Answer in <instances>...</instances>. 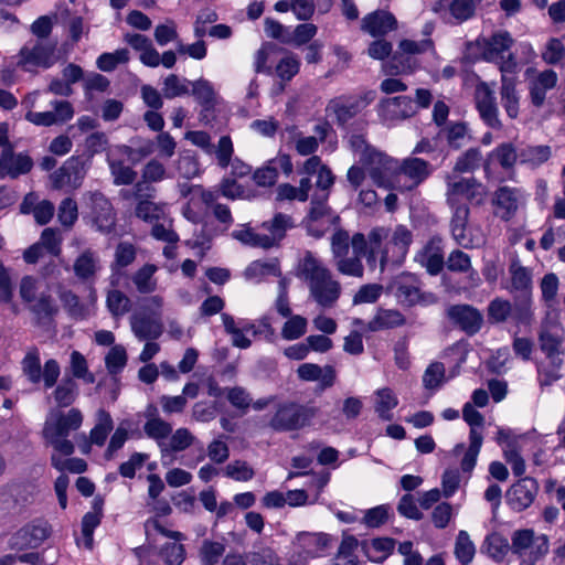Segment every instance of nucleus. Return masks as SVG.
Masks as SVG:
<instances>
[{
    "mask_svg": "<svg viewBox=\"0 0 565 565\" xmlns=\"http://www.w3.org/2000/svg\"><path fill=\"white\" fill-rule=\"evenodd\" d=\"M83 419V414L78 408L52 413L46 418L42 429L44 445L52 447L53 450L64 457L72 456L75 451V445L68 439V436L81 428Z\"/></svg>",
    "mask_w": 565,
    "mask_h": 565,
    "instance_id": "nucleus-1",
    "label": "nucleus"
},
{
    "mask_svg": "<svg viewBox=\"0 0 565 565\" xmlns=\"http://www.w3.org/2000/svg\"><path fill=\"white\" fill-rule=\"evenodd\" d=\"M300 273L313 300L323 308H332L341 295V285L332 278L330 270L308 253L300 265Z\"/></svg>",
    "mask_w": 565,
    "mask_h": 565,
    "instance_id": "nucleus-2",
    "label": "nucleus"
},
{
    "mask_svg": "<svg viewBox=\"0 0 565 565\" xmlns=\"http://www.w3.org/2000/svg\"><path fill=\"white\" fill-rule=\"evenodd\" d=\"M318 408L296 402H281L269 419L268 426L279 433L300 430L308 426L317 416Z\"/></svg>",
    "mask_w": 565,
    "mask_h": 565,
    "instance_id": "nucleus-3",
    "label": "nucleus"
},
{
    "mask_svg": "<svg viewBox=\"0 0 565 565\" xmlns=\"http://www.w3.org/2000/svg\"><path fill=\"white\" fill-rule=\"evenodd\" d=\"M56 43L44 39H30L20 49L17 65L25 72H36L38 68L52 67L57 56Z\"/></svg>",
    "mask_w": 565,
    "mask_h": 565,
    "instance_id": "nucleus-4",
    "label": "nucleus"
},
{
    "mask_svg": "<svg viewBox=\"0 0 565 565\" xmlns=\"http://www.w3.org/2000/svg\"><path fill=\"white\" fill-rule=\"evenodd\" d=\"M487 191L484 185L476 178H465L455 173L446 177V203L481 205L484 202Z\"/></svg>",
    "mask_w": 565,
    "mask_h": 565,
    "instance_id": "nucleus-5",
    "label": "nucleus"
},
{
    "mask_svg": "<svg viewBox=\"0 0 565 565\" xmlns=\"http://www.w3.org/2000/svg\"><path fill=\"white\" fill-rule=\"evenodd\" d=\"M328 193L315 194L310 203V210L305 218L306 228L310 236L322 237L332 225L340 222L332 209L328 205Z\"/></svg>",
    "mask_w": 565,
    "mask_h": 565,
    "instance_id": "nucleus-6",
    "label": "nucleus"
},
{
    "mask_svg": "<svg viewBox=\"0 0 565 565\" xmlns=\"http://www.w3.org/2000/svg\"><path fill=\"white\" fill-rule=\"evenodd\" d=\"M369 166V175L379 188L397 190L399 161L382 152H373L364 162Z\"/></svg>",
    "mask_w": 565,
    "mask_h": 565,
    "instance_id": "nucleus-7",
    "label": "nucleus"
},
{
    "mask_svg": "<svg viewBox=\"0 0 565 565\" xmlns=\"http://www.w3.org/2000/svg\"><path fill=\"white\" fill-rule=\"evenodd\" d=\"M527 194L522 188L502 185L493 194L494 214L504 222L511 221L526 203Z\"/></svg>",
    "mask_w": 565,
    "mask_h": 565,
    "instance_id": "nucleus-8",
    "label": "nucleus"
},
{
    "mask_svg": "<svg viewBox=\"0 0 565 565\" xmlns=\"http://www.w3.org/2000/svg\"><path fill=\"white\" fill-rule=\"evenodd\" d=\"M430 40L415 42L412 40H403L399 42L398 51H396L391 61L385 65L386 73L390 75H398L413 71L415 60L411 55L420 54L431 46Z\"/></svg>",
    "mask_w": 565,
    "mask_h": 565,
    "instance_id": "nucleus-9",
    "label": "nucleus"
},
{
    "mask_svg": "<svg viewBox=\"0 0 565 565\" xmlns=\"http://www.w3.org/2000/svg\"><path fill=\"white\" fill-rule=\"evenodd\" d=\"M85 175V161L79 156H73L50 175V180L55 190L65 186L77 189L82 185Z\"/></svg>",
    "mask_w": 565,
    "mask_h": 565,
    "instance_id": "nucleus-10",
    "label": "nucleus"
},
{
    "mask_svg": "<svg viewBox=\"0 0 565 565\" xmlns=\"http://www.w3.org/2000/svg\"><path fill=\"white\" fill-rule=\"evenodd\" d=\"M51 534V527L47 521L34 520L18 532L10 539V546L14 550L36 548L39 547Z\"/></svg>",
    "mask_w": 565,
    "mask_h": 565,
    "instance_id": "nucleus-11",
    "label": "nucleus"
},
{
    "mask_svg": "<svg viewBox=\"0 0 565 565\" xmlns=\"http://www.w3.org/2000/svg\"><path fill=\"white\" fill-rule=\"evenodd\" d=\"M89 217L96 230L103 234L113 232L116 224V213L111 202L102 193L89 194Z\"/></svg>",
    "mask_w": 565,
    "mask_h": 565,
    "instance_id": "nucleus-12",
    "label": "nucleus"
},
{
    "mask_svg": "<svg viewBox=\"0 0 565 565\" xmlns=\"http://www.w3.org/2000/svg\"><path fill=\"white\" fill-rule=\"evenodd\" d=\"M369 104L370 100L365 96L342 95L331 99L327 110L334 114L338 126L348 128L350 120L355 118Z\"/></svg>",
    "mask_w": 565,
    "mask_h": 565,
    "instance_id": "nucleus-13",
    "label": "nucleus"
},
{
    "mask_svg": "<svg viewBox=\"0 0 565 565\" xmlns=\"http://www.w3.org/2000/svg\"><path fill=\"white\" fill-rule=\"evenodd\" d=\"M416 114L417 107L409 96L385 98L379 105V116L386 124L402 121Z\"/></svg>",
    "mask_w": 565,
    "mask_h": 565,
    "instance_id": "nucleus-14",
    "label": "nucleus"
},
{
    "mask_svg": "<svg viewBox=\"0 0 565 565\" xmlns=\"http://www.w3.org/2000/svg\"><path fill=\"white\" fill-rule=\"evenodd\" d=\"M475 103L477 110L483 122L492 129H501L502 124L499 119V109L494 92L487 83H480L475 90Z\"/></svg>",
    "mask_w": 565,
    "mask_h": 565,
    "instance_id": "nucleus-15",
    "label": "nucleus"
},
{
    "mask_svg": "<svg viewBox=\"0 0 565 565\" xmlns=\"http://www.w3.org/2000/svg\"><path fill=\"white\" fill-rule=\"evenodd\" d=\"M430 174L429 163L419 158H407L399 162L398 191H411Z\"/></svg>",
    "mask_w": 565,
    "mask_h": 565,
    "instance_id": "nucleus-16",
    "label": "nucleus"
},
{
    "mask_svg": "<svg viewBox=\"0 0 565 565\" xmlns=\"http://www.w3.org/2000/svg\"><path fill=\"white\" fill-rule=\"evenodd\" d=\"M539 492V483L532 477H524L513 483L507 491V501L512 510L522 512L535 500Z\"/></svg>",
    "mask_w": 565,
    "mask_h": 565,
    "instance_id": "nucleus-17",
    "label": "nucleus"
},
{
    "mask_svg": "<svg viewBox=\"0 0 565 565\" xmlns=\"http://www.w3.org/2000/svg\"><path fill=\"white\" fill-rule=\"evenodd\" d=\"M449 320L469 335L480 331L483 323L482 313L470 305H454L447 310Z\"/></svg>",
    "mask_w": 565,
    "mask_h": 565,
    "instance_id": "nucleus-18",
    "label": "nucleus"
},
{
    "mask_svg": "<svg viewBox=\"0 0 565 565\" xmlns=\"http://www.w3.org/2000/svg\"><path fill=\"white\" fill-rule=\"evenodd\" d=\"M392 294L398 301L406 306H415L424 299L418 279L411 274H403L396 277L388 286Z\"/></svg>",
    "mask_w": 565,
    "mask_h": 565,
    "instance_id": "nucleus-19",
    "label": "nucleus"
},
{
    "mask_svg": "<svg viewBox=\"0 0 565 565\" xmlns=\"http://www.w3.org/2000/svg\"><path fill=\"white\" fill-rule=\"evenodd\" d=\"M54 108L53 111H31L29 110L25 115V119L36 126H52L62 124L70 120L74 110L70 102L67 100H54L52 102Z\"/></svg>",
    "mask_w": 565,
    "mask_h": 565,
    "instance_id": "nucleus-20",
    "label": "nucleus"
},
{
    "mask_svg": "<svg viewBox=\"0 0 565 565\" xmlns=\"http://www.w3.org/2000/svg\"><path fill=\"white\" fill-rule=\"evenodd\" d=\"M450 209L451 216L449 227L452 238L462 247H469L472 239L468 233V223L470 216V207L468 204H447Z\"/></svg>",
    "mask_w": 565,
    "mask_h": 565,
    "instance_id": "nucleus-21",
    "label": "nucleus"
},
{
    "mask_svg": "<svg viewBox=\"0 0 565 565\" xmlns=\"http://www.w3.org/2000/svg\"><path fill=\"white\" fill-rule=\"evenodd\" d=\"M33 167L32 159L23 153L14 154L13 147L2 149L0 156V179L9 175L17 179L20 174H25L31 171Z\"/></svg>",
    "mask_w": 565,
    "mask_h": 565,
    "instance_id": "nucleus-22",
    "label": "nucleus"
},
{
    "mask_svg": "<svg viewBox=\"0 0 565 565\" xmlns=\"http://www.w3.org/2000/svg\"><path fill=\"white\" fill-rule=\"evenodd\" d=\"M397 29L396 18L388 11L375 10L366 14L361 22V30L373 38L384 36Z\"/></svg>",
    "mask_w": 565,
    "mask_h": 565,
    "instance_id": "nucleus-23",
    "label": "nucleus"
},
{
    "mask_svg": "<svg viewBox=\"0 0 565 565\" xmlns=\"http://www.w3.org/2000/svg\"><path fill=\"white\" fill-rule=\"evenodd\" d=\"M557 74L553 70L537 73L529 81V95L533 106L541 108L546 98V93L557 84Z\"/></svg>",
    "mask_w": 565,
    "mask_h": 565,
    "instance_id": "nucleus-24",
    "label": "nucleus"
},
{
    "mask_svg": "<svg viewBox=\"0 0 565 565\" xmlns=\"http://www.w3.org/2000/svg\"><path fill=\"white\" fill-rule=\"evenodd\" d=\"M511 276L509 292L512 296H533L532 271L520 264L519 259H513L509 266Z\"/></svg>",
    "mask_w": 565,
    "mask_h": 565,
    "instance_id": "nucleus-25",
    "label": "nucleus"
},
{
    "mask_svg": "<svg viewBox=\"0 0 565 565\" xmlns=\"http://www.w3.org/2000/svg\"><path fill=\"white\" fill-rule=\"evenodd\" d=\"M440 244V238L433 237L415 257L426 268L427 273L433 276L438 275L445 264Z\"/></svg>",
    "mask_w": 565,
    "mask_h": 565,
    "instance_id": "nucleus-26",
    "label": "nucleus"
},
{
    "mask_svg": "<svg viewBox=\"0 0 565 565\" xmlns=\"http://www.w3.org/2000/svg\"><path fill=\"white\" fill-rule=\"evenodd\" d=\"M154 194L156 190L147 191L135 206V215L147 223L157 222L164 216L166 205L156 202Z\"/></svg>",
    "mask_w": 565,
    "mask_h": 565,
    "instance_id": "nucleus-27",
    "label": "nucleus"
},
{
    "mask_svg": "<svg viewBox=\"0 0 565 565\" xmlns=\"http://www.w3.org/2000/svg\"><path fill=\"white\" fill-rule=\"evenodd\" d=\"M519 152L520 145H514L512 142L500 143L491 151L489 159L484 162V171L487 172L489 169L490 159L495 160L505 171L513 170L515 163H520Z\"/></svg>",
    "mask_w": 565,
    "mask_h": 565,
    "instance_id": "nucleus-28",
    "label": "nucleus"
},
{
    "mask_svg": "<svg viewBox=\"0 0 565 565\" xmlns=\"http://www.w3.org/2000/svg\"><path fill=\"white\" fill-rule=\"evenodd\" d=\"M29 309L35 317V323L40 327H49L58 311L52 296L45 294H41L35 301L30 303Z\"/></svg>",
    "mask_w": 565,
    "mask_h": 565,
    "instance_id": "nucleus-29",
    "label": "nucleus"
},
{
    "mask_svg": "<svg viewBox=\"0 0 565 565\" xmlns=\"http://www.w3.org/2000/svg\"><path fill=\"white\" fill-rule=\"evenodd\" d=\"M130 323L132 332L139 340H153L162 333V326L145 313L134 315Z\"/></svg>",
    "mask_w": 565,
    "mask_h": 565,
    "instance_id": "nucleus-30",
    "label": "nucleus"
},
{
    "mask_svg": "<svg viewBox=\"0 0 565 565\" xmlns=\"http://www.w3.org/2000/svg\"><path fill=\"white\" fill-rule=\"evenodd\" d=\"M540 350L546 359H562L563 337L554 332L550 327L542 326L539 331Z\"/></svg>",
    "mask_w": 565,
    "mask_h": 565,
    "instance_id": "nucleus-31",
    "label": "nucleus"
},
{
    "mask_svg": "<svg viewBox=\"0 0 565 565\" xmlns=\"http://www.w3.org/2000/svg\"><path fill=\"white\" fill-rule=\"evenodd\" d=\"M405 322V317L398 310L380 309L374 318L367 322L365 329L371 332H376L404 326Z\"/></svg>",
    "mask_w": 565,
    "mask_h": 565,
    "instance_id": "nucleus-32",
    "label": "nucleus"
},
{
    "mask_svg": "<svg viewBox=\"0 0 565 565\" xmlns=\"http://www.w3.org/2000/svg\"><path fill=\"white\" fill-rule=\"evenodd\" d=\"M552 156V149L546 145H520V164L535 169L545 163Z\"/></svg>",
    "mask_w": 565,
    "mask_h": 565,
    "instance_id": "nucleus-33",
    "label": "nucleus"
},
{
    "mask_svg": "<svg viewBox=\"0 0 565 565\" xmlns=\"http://www.w3.org/2000/svg\"><path fill=\"white\" fill-rule=\"evenodd\" d=\"M501 103L507 111V115L514 119L519 115V100L520 96L515 88V78L508 75L501 77Z\"/></svg>",
    "mask_w": 565,
    "mask_h": 565,
    "instance_id": "nucleus-34",
    "label": "nucleus"
},
{
    "mask_svg": "<svg viewBox=\"0 0 565 565\" xmlns=\"http://www.w3.org/2000/svg\"><path fill=\"white\" fill-rule=\"evenodd\" d=\"M439 135L445 136L449 148L459 150L471 139L468 125L463 121H449L445 125Z\"/></svg>",
    "mask_w": 565,
    "mask_h": 565,
    "instance_id": "nucleus-35",
    "label": "nucleus"
},
{
    "mask_svg": "<svg viewBox=\"0 0 565 565\" xmlns=\"http://www.w3.org/2000/svg\"><path fill=\"white\" fill-rule=\"evenodd\" d=\"M396 541L390 537L373 539L371 543L363 542L362 550L366 557L375 563H382L394 551Z\"/></svg>",
    "mask_w": 565,
    "mask_h": 565,
    "instance_id": "nucleus-36",
    "label": "nucleus"
},
{
    "mask_svg": "<svg viewBox=\"0 0 565 565\" xmlns=\"http://www.w3.org/2000/svg\"><path fill=\"white\" fill-rule=\"evenodd\" d=\"M170 436V441L166 443L167 450L164 452H161V460L164 465L170 463V461L172 460L171 455L173 452H180L185 450L194 441V436L188 428H178Z\"/></svg>",
    "mask_w": 565,
    "mask_h": 565,
    "instance_id": "nucleus-37",
    "label": "nucleus"
},
{
    "mask_svg": "<svg viewBox=\"0 0 565 565\" xmlns=\"http://www.w3.org/2000/svg\"><path fill=\"white\" fill-rule=\"evenodd\" d=\"M513 39L507 31H500L486 41L483 56L487 61H493L501 57L502 54L510 50Z\"/></svg>",
    "mask_w": 565,
    "mask_h": 565,
    "instance_id": "nucleus-38",
    "label": "nucleus"
},
{
    "mask_svg": "<svg viewBox=\"0 0 565 565\" xmlns=\"http://www.w3.org/2000/svg\"><path fill=\"white\" fill-rule=\"evenodd\" d=\"M98 269L99 257L90 249L83 252L74 263V273L82 280L94 278Z\"/></svg>",
    "mask_w": 565,
    "mask_h": 565,
    "instance_id": "nucleus-39",
    "label": "nucleus"
},
{
    "mask_svg": "<svg viewBox=\"0 0 565 565\" xmlns=\"http://www.w3.org/2000/svg\"><path fill=\"white\" fill-rule=\"evenodd\" d=\"M511 319L516 324L530 326L534 319L533 296H513Z\"/></svg>",
    "mask_w": 565,
    "mask_h": 565,
    "instance_id": "nucleus-40",
    "label": "nucleus"
},
{
    "mask_svg": "<svg viewBox=\"0 0 565 565\" xmlns=\"http://www.w3.org/2000/svg\"><path fill=\"white\" fill-rule=\"evenodd\" d=\"M477 0H439L435 3V11L444 8H449L451 15L459 22L470 19L476 9Z\"/></svg>",
    "mask_w": 565,
    "mask_h": 565,
    "instance_id": "nucleus-41",
    "label": "nucleus"
},
{
    "mask_svg": "<svg viewBox=\"0 0 565 565\" xmlns=\"http://www.w3.org/2000/svg\"><path fill=\"white\" fill-rule=\"evenodd\" d=\"M143 431L148 438L157 441L160 452H164L166 439L172 434V425L162 418H152L143 425Z\"/></svg>",
    "mask_w": 565,
    "mask_h": 565,
    "instance_id": "nucleus-42",
    "label": "nucleus"
},
{
    "mask_svg": "<svg viewBox=\"0 0 565 565\" xmlns=\"http://www.w3.org/2000/svg\"><path fill=\"white\" fill-rule=\"evenodd\" d=\"M22 374L26 380L38 385L42 381V366L38 348H31L21 361Z\"/></svg>",
    "mask_w": 565,
    "mask_h": 565,
    "instance_id": "nucleus-43",
    "label": "nucleus"
},
{
    "mask_svg": "<svg viewBox=\"0 0 565 565\" xmlns=\"http://www.w3.org/2000/svg\"><path fill=\"white\" fill-rule=\"evenodd\" d=\"M388 228L386 227H374L367 234L369 250L381 253L380 269L384 271L385 266L392 263V258L388 255V250L383 248V242L388 238Z\"/></svg>",
    "mask_w": 565,
    "mask_h": 565,
    "instance_id": "nucleus-44",
    "label": "nucleus"
},
{
    "mask_svg": "<svg viewBox=\"0 0 565 565\" xmlns=\"http://www.w3.org/2000/svg\"><path fill=\"white\" fill-rule=\"evenodd\" d=\"M225 550L226 546L223 542L203 540L198 550L200 565H217L224 556Z\"/></svg>",
    "mask_w": 565,
    "mask_h": 565,
    "instance_id": "nucleus-45",
    "label": "nucleus"
},
{
    "mask_svg": "<svg viewBox=\"0 0 565 565\" xmlns=\"http://www.w3.org/2000/svg\"><path fill=\"white\" fill-rule=\"evenodd\" d=\"M413 243V233L405 225H397L390 238V244L395 248L396 258L392 263L402 262L408 253L409 246Z\"/></svg>",
    "mask_w": 565,
    "mask_h": 565,
    "instance_id": "nucleus-46",
    "label": "nucleus"
},
{
    "mask_svg": "<svg viewBox=\"0 0 565 565\" xmlns=\"http://www.w3.org/2000/svg\"><path fill=\"white\" fill-rule=\"evenodd\" d=\"M262 227L279 243L285 237L286 232L295 227V221L290 215L279 212L270 221L264 222Z\"/></svg>",
    "mask_w": 565,
    "mask_h": 565,
    "instance_id": "nucleus-47",
    "label": "nucleus"
},
{
    "mask_svg": "<svg viewBox=\"0 0 565 565\" xmlns=\"http://www.w3.org/2000/svg\"><path fill=\"white\" fill-rule=\"evenodd\" d=\"M113 427L114 423L110 414L105 409H99L97 413V424L89 434L90 443L96 446H103L108 434L113 430Z\"/></svg>",
    "mask_w": 565,
    "mask_h": 565,
    "instance_id": "nucleus-48",
    "label": "nucleus"
},
{
    "mask_svg": "<svg viewBox=\"0 0 565 565\" xmlns=\"http://www.w3.org/2000/svg\"><path fill=\"white\" fill-rule=\"evenodd\" d=\"M358 546L359 541L356 537L353 535L344 536L339 546L333 565H359V559L355 555Z\"/></svg>",
    "mask_w": 565,
    "mask_h": 565,
    "instance_id": "nucleus-49",
    "label": "nucleus"
},
{
    "mask_svg": "<svg viewBox=\"0 0 565 565\" xmlns=\"http://www.w3.org/2000/svg\"><path fill=\"white\" fill-rule=\"evenodd\" d=\"M157 267L152 264H146L139 268L132 276V282L140 294H151L157 288L153 275Z\"/></svg>",
    "mask_w": 565,
    "mask_h": 565,
    "instance_id": "nucleus-50",
    "label": "nucleus"
},
{
    "mask_svg": "<svg viewBox=\"0 0 565 565\" xmlns=\"http://www.w3.org/2000/svg\"><path fill=\"white\" fill-rule=\"evenodd\" d=\"M454 553L461 565H469L472 562L476 554V546L470 540L468 532L463 530L459 531L456 537Z\"/></svg>",
    "mask_w": 565,
    "mask_h": 565,
    "instance_id": "nucleus-51",
    "label": "nucleus"
},
{
    "mask_svg": "<svg viewBox=\"0 0 565 565\" xmlns=\"http://www.w3.org/2000/svg\"><path fill=\"white\" fill-rule=\"evenodd\" d=\"M54 399L58 407H68L77 396V384L72 377H65L53 392Z\"/></svg>",
    "mask_w": 565,
    "mask_h": 565,
    "instance_id": "nucleus-52",
    "label": "nucleus"
},
{
    "mask_svg": "<svg viewBox=\"0 0 565 565\" xmlns=\"http://www.w3.org/2000/svg\"><path fill=\"white\" fill-rule=\"evenodd\" d=\"M377 401L375 405V412L379 417L383 420H392L393 414L391 411L398 404L397 397L394 395L391 388H381L376 392Z\"/></svg>",
    "mask_w": 565,
    "mask_h": 565,
    "instance_id": "nucleus-53",
    "label": "nucleus"
},
{
    "mask_svg": "<svg viewBox=\"0 0 565 565\" xmlns=\"http://www.w3.org/2000/svg\"><path fill=\"white\" fill-rule=\"evenodd\" d=\"M512 313V303L502 298H494L488 305V321L492 324L503 323Z\"/></svg>",
    "mask_w": 565,
    "mask_h": 565,
    "instance_id": "nucleus-54",
    "label": "nucleus"
},
{
    "mask_svg": "<svg viewBox=\"0 0 565 565\" xmlns=\"http://www.w3.org/2000/svg\"><path fill=\"white\" fill-rule=\"evenodd\" d=\"M106 305L113 317H121L131 309L130 299L120 290L113 289L107 292Z\"/></svg>",
    "mask_w": 565,
    "mask_h": 565,
    "instance_id": "nucleus-55",
    "label": "nucleus"
},
{
    "mask_svg": "<svg viewBox=\"0 0 565 565\" xmlns=\"http://www.w3.org/2000/svg\"><path fill=\"white\" fill-rule=\"evenodd\" d=\"M482 161V153L479 148H469L460 154L455 163L454 172L465 173L478 169Z\"/></svg>",
    "mask_w": 565,
    "mask_h": 565,
    "instance_id": "nucleus-56",
    "label": "nucleus"
},
{
    "mask_svg": "<svg viewBox=\"0 0 565 565\" xmlns=\"http://www.w3.org/2000/svg\"><path fill=\"white\" fill-rule=\"evenodd\" d=\"M547 364L537 366L539 383L541 386H550L561 379L559 370L563 365V359H547Z\"/></svg>",
    "mask_w": 565,
    "mask_h": 565,
    "instance_id": "nucleus-57",
    "label": "nucleus"
},
{
    "mask_svg": "<svg viewBox=\"0 0 565 565\" xmlns=\"http://www.w3.org/2000/svg\"><path fill=\"white\" fill-rule=\"evenodd\" d=\"M470 445L466 450L460 467L463 472H471L477 463V457L480 452L483 437L482 435H477L475 431L469 434Z\"/></svg>",
    "mask_w": 565,
    "mask_h": 565,
    "instance_id": "nucleus-58",
    "label": "nucleus"
},
{
    "mask_svg": "<svg viewBox=\"0 0 565 565\" xmlns=\"http://www.w3.org/2000/svg\"><path fill=\"white\" fill-rule=\"evenodd\" d=\"M129 61V51L127 49H119L113 53H103L97 58V67L103 72H113L118 64H124Z\"/></svg>",
    "mask_w": 565,
    "mask_h": 565,
    "instance_id": "nucleus-59",
    "label": "nucleus"
},
{
    "mask_svg": "<svg viewBox=\"0 0 565 565\" xmlns=\"http://www.w3.org/2000/svg\"><path fill=\"white\" fill-rule=\"evenodd\" d=\"M280 276L281 271L278 263L255 260L245 269V277L248 279L260 278L264 276Z\"/></svg>",
    "mask_w": 565,
    "mask_h": 565,
    "instance_id": "nucleus-60",
    "label": "nucleus"
},
{
    "mask_svg": "<svg viewBox=\"0 0 565 565\" xmlns=\"http://www.w3.org/2000/svg\"><path fill=\"white\" fill-rule=\"evenodd\" d=\"M189 83L190 82L186 78H180L175 74H170L163 82L162 95L168 99L185 95L189 93Z\"/></svg>",
    "mask_w": 565,
    "mask_h": 565,
    "instance_id": "nucleus-61",
    "label": "nucleus"
},
{
    "mask_svg": "<svg viewBox=\"0 0 565 565\" xmlns=\"http://www.w3.org/2000/svg\"><path fill=\"white\" fill-rule=\"evenodd\" d=\"M282 327L281 337L285 340H296L301 338L307 331V319L301 316H290Z\"/></svg>",
    "mask_w": 565,
    "mask_h": 565,
    "instance_id": "nucleus-62",
    "label": "nucleus"
},
{
    "mask_svg": "<svg viewBox=\"0 0 565 565\" xmlns=\"http://www.w3.org/2000/svg\"><path fill=\"white\" fill-rule=\"evenodd\" d=\"M445 365L441 362L430 363L423 375V384L427 390L438 388L445 380Z\"/></svg>",
    "mask_w": 565,
    "mask_h": 565,
    "instance_id": "nucleus-63",
    "label": "nucleus"
},
{
    "mask_svg": "<svg viewBox=\"0 0 565 565\" xmlns=\"http://www.w3.org/2000/svg\"><path fill=\"white\" fill-rule=\"evenodd\" d=\"M105 363L108 372L116 375L121 372L127 363V353L124 347H113L105 358Z\"/></svg>",
    "mask_w": 565,
    "mask_h": 565,
    "instance_id": "nucleus-64",
    "label": "nucleus"
}]
</instances>
